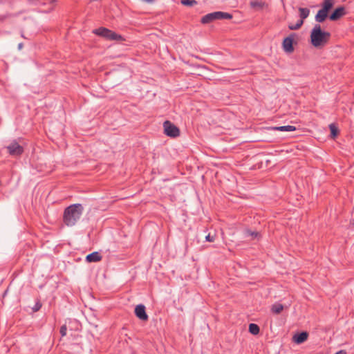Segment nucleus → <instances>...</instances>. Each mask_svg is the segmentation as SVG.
Here are the masks:
<instances>
[{"instance_id": "f257e3e1", "label": "nucleus", "mask_w": 354, "mask_h": 354, "mask_svg": "<svg viewBox=\"0 0 354 354\" xmlns=\"http://www.w3.org/2000/svg\"><path fill=\"white\" fill-rule=\"evenodd\" d=\"M84 211L83 206L80 203L73 204L65 208L63 214V222L68 226H74L80 220Z\"/></svg>"}, {"instance_id": "f03ea898", "label": "nucleus", "mask_w": 354, "mask_h": 354, "mask_svg": "<svg viewBox=\"0 0 354 354\" xmlns=\"http://www.w3.org/2000/svg\"><path fill=\"white\" fill-rule=\"evenodd\" d=\"M330 36L329 32L322 30L320 25L315 24L310 33L311 44L315 47H319L326 44Z\"/></svg>"}, {"instance_id": "7ed1b4c3", "label": "nucleus", "mask_w": 354, "mask_h": 354, "mask_svg": "<svg viewBox=\"0 0 354 354\" xmlns=\"http://www.w3.org/2000/svg\"><path fill=\"white\" fill-rule=\"evenodd\" d=\"M232 19V15L228 12H224L221 11H216L211 13H208L204 15L201 19V22L203 24H209L216 20H221V19Z\"/></svg>"}, {"instance_id": "20e7f679", "label": "nucleus", "mask_w": 354, "mask_h": 354, "mask_svg": "<svg viewBox=\"0 0 354 354\" xmlns=\"http://www.w3.org/2000/svg\"><path fill=\"white\" fill-rule=\"evenodd\" d=\"M93 33L100 36L102 37H104L109 40H115V41H122L123 40L122 37L120 35H118L115 33V32L104 28V27H100L96 29H94L93 31Z\"/></svg>"}, {"instance_id": "39448f33", "label": "nucleus", "mask_w": 354, "mask_h": 354, "mask_svg": "<svg viewBox=\"0 0 354 354\" xmlns=\"http://www.w3.org/2000/svg\"><path fill=\"white\" fill-rule=\"evenodd\" d=\"M164 133L171 138H176L180 135L179 129L172 124L170 121L167 120L163 123Z\"/></svg>"}, {"instance_id": "423d86ee", "label": "nucleus", "mask_w": 354, "mask_h": 354, "mask_svg": "<svg viewBox=\"0 0 354 354\" xmlns=\"http://www.w3.org/2000/svg\"><path fill=\"white\" fill-rule=\"evenodd\" d=\"M8 152L10 156H18L23 153L24 148L16 140H13L6 147Z\"/></svg>"}, {"instance_id": "0eeeda50", "label": "nucleus", "mask_w": 354, "mask_h": 354, "mask_svg": "<svg viewBox=\"0 0 354 354\" xmlns=\"http://www.w3.org/2000/svg\"><path fill=\"white\" fill-rule=\"evenodd\" d=\"M295 35V34L292 33L283 39L282 46L286 53H291L294 51L293 40Z\"/></svg>"}, {"instance_id": "6e6552de", "label": "nucleus", "mask_w": 354, "mask_h": 354, "mask_svg": "<svg viewBox=\"0 0 354 354\" xmlns=\"http://www.w3.org/2000/svg\"><path fill=\"white\" fill-rule=\"evenodd\" d=\"M135 314L138 318L142 321L148 320V315L146 313L145 306L143 304L136 306L135 308Z\"/></svg>"}, {"instance_id": "1a4fd4ad", "label": "nucleus", "mask_w": 354, "mask_h": 354, "mask_svg": "<svg viewBox=\"0 0 354 354\" xmlns=\"http://www.w3.org/2000/svg\"><path fill=\"white\" fill-rule=\"evenodd\" d=\"M346 15L345 8L344 6L337 8L329 16L331 21H337Z\"/></svg>"}, {"instance_id": "9d476101", "label": "nucleus", "mask_w": 354, "mask_h": 354, "mask_svg": "<svg viewBox=\"0 0 354 354\" xmlns=\"http://www.w3.org/2000/svg\"><path fill=\"white\" fill-rule=\"evenodd\" d=\"M308 333L307 332H301L297 333L292 337V340L296 344H300L307 340Z\"/></svg>"}, {"instance_id": "9b49d317", "label": "nucleus", "mask_w": 354, "mask_h": 354, "mask_svg": "<svg viewBox=\"0 0 354 354\" xmlns=\"http://www.w3.org/2000/svg\"><path fill=\"white\" fill-rule=\"evenodd\" d=\"M102 255L98 252H93L86 257L87 262H98L102 260Z\"/></svg>"}, {"instance_id": "f8f14e48", "label": "nucleus", "mask_w": 354, "mask_h": 354, "mask_svg": "<svg viewBox=\"0 0 354 354\" xmlns=\"http://www.w3.org/2000/svg\"><path fill=\"white\" fill-rule=\"evenodd\" d=\"M328 12L326 10L320 9L315 15V21L318 23H322L324 21L326 17H328Z\"/></svg>"}, {"instance_id": "ddd939ff", "label": "nucleus", "mask_w": 354, "mask_h": 354, "mask_svg": "<svg viewBox=\"0 0 354 354\" xmlns=\"http://www.w3.org/2000/svg\"><path fill=\"white\" fill-rule=\"evenodd\" d=\"M265 6H266L265 2L262 1L255 0V1H250V6L257 10H260L263 9Z\"/></svg>"}, {"instance_id": "4468645a", "label": "nucleus", "mask_w": 354, "mask_h": 354, "mask_svg": "<svg viewBox=\"0 0 354 354\" xmlns=\"http://www.w3.org/2000/svg\"><path fill=\"white\" fill-rule=\"evenodd\" d=\"M274 130L279 131H294L296 130V127L292 125L274 127L272 128Z\"/></svg>"}, {"instance_id": "2eb2a0df", "label": "nucleus", "mask_w": 354, "mask_h": 354, "mask_svg": "<svg viewBox=\"0 0 354 354\" xmlns=\"http://www.w3.org/2000/svg\"><path fill=\"white\" fill-rule=\"evenodd\" d=\"M334 3V0H324L322 9L328 12L333 8Z\"/></svg>"}, {"instance_id": "dca6fc26", "label": "nucleus", "mask_w": 354, "mask_h": 354, "mask_svg": "<svg viewBox=\"0 0 354 354\" xmlns=\"http://www.w3.org/2000/svg\"><path fill=\"white\" fill-rule=\"evenodd\" d=\"M299 16L301 18L300 20H302V21L304 22V20L308 17V15L310 14V10L306 8H299Z\"/></svg>"}, {"instance_id": "f3484780", "label": "nucleus", "mask_w": 354, "mask_h": 354, "mask_svg": "<svg viewBox=\"0 0 354 354\" xmlns=\"http://www.w3.org/2000/svg\"><path fill=\"white\" fill-rule=\"evenodd\" d=\"M260 329L257 324H250L249 325V332L252 335H257L259 333Z\"/></svg>"}, {"instance_id": "a211bd4d", "label": "nucleus", "mask_w": 354, "mask_h": 354, "mask_svg": "<svg viewBox=\"0 0 354 354\" xmlns=\"http://www.w3.org/2000/svg\"><path fill=\"white\" fill-rule=\"evenodd\" d=\"M283 309V306L281 304H274L272 305L271 310L274 314H279Z\"/></svg>"}, {"instance_id": "6ab92c4d", "label": "nucleus", "mask_w": 354, "mask_h": 354, "mask_svg": "<svg viewBox=\"0 0 354 354\" xmlns=\"http://www.w3.org/2000/svg\"><path fill=\"white\" fill-rule=\"evenodd\" d=\"M329 129L330 131L331 137L335 138L339 133L337 127L335 126V124H330L329 125Z\"/></svg>"}, {"instance_id": "aec40b11", "label": "nucleus", "mask_w": 354, "mask_h": 354, "mask_svg": "<svg viewBox=\"0 0 354 354\" xmlns=\"http://www.w3.org/2000/svg\"><path fill=\"white\" fill-rule=\"evenodd\" d=\"M303 24L302 20H299L295 24H289L288 28L291 30H298L301 28Z\"/></svg>"}, {"instance_id": "412c9836", "label": "nucleus", "mask_w": 354, "mask_h": 354, "mask_svg": "<svg viewBox=\"0 0 354 354\" xmlns=\"http://www.w3.org/2000/svg\"><path fill=\"white\" fill-rule=\"evenodd\" d=\"M245 236H252V239H256L259 236V233L257 232H252L250 230H245L244 232Z\"/></svg>"}, {"instance_id": "4be33fe9", "label": "nucleus", "mask_w": 354, "mask_h": 354, "mask_svg": "<svg viewBox=\"0 0 354 354\" xmlns=\"http://www.w3.org/2000/svg\"><path fill=\"white\" fill-rule=\"evenodd\" d=\"M181 3L184 6H193L197 4L195 0H181Z\"/></svg>"}, {"instance_id": "5701e85b", "label": "nucleus", "mask_w": 354, "mask_h": 354, "mask_svg": "<svg viewBox=\"0 0 354 354\" xmlns=\"http://www.w3.org/2000/svg\"><path fill=\"white\" fill-rule=\"evenodd\" d=\"M48 1H49L50 7L49 8L48 12H50L54 10L57 0H48Z\"/></svg>"}, {"instance_id": "b1692460", "label": "nucleus", "mask_w": 354, "mask_h": 354, "mask_svg": "<svg viewBox=\"0 0 354 354\" xmlns=\"http://www.w3.org/2000/svg\"><path fill=\"white\" fill-rule=\"evenodd\" d=\"M67 331V327L66 325H63L60 328V334L62 337L65 336L66 335Z\"/></svg>"}, {"instance_id": "393cba45", "label": "nucleus", "mask_w": 354, "mask_h": 354, "mask_svg": "<svg viewBox=\"0 0 354 354\" xmlns=\"http://www.w3.org/2000/svg\"><path fill=\"white\" fill-rule=\"evenodd\" d=\"M205 240L208 242H214L215 241V235L209 234L205 236Z\"/></svg>"}, {"instance_id": "a878e982", "label": "nucleus", "mask_w": 354, "mask_h": 354, "mask_svg": "<svg viewBox=\"0 0 354 354\" xmlns=\"http://www.w3.org/2000/svg\"><path fill=\"white\" fill-rule=\"evenodd\" d=\"M41 307V305L39 303H37L33 309L35 311H37L40 309Z\"/></svg>"}, {"instance_id": "bb28decb", "label": "nucleus", "mask_w": 354, "mask_h": 354, "mask_svg": "<svg viewBox=\"0 0 354 354\" xmlns=\"http://www.w3.org/2000/svg\"><path fill=\"white\" fill-rule=\"evenodd\" d=\"M335 354H347V353L345 350H340L338 352H337Z\"/></svg>"}, {"instance_id": "cd10ccee", "label": "nucleus", "mask_w": 354, "mask_h": 354, "mask_svg": "<svg viewBox=\"0 0 354 354\" xmlns=\"http://www.w3.org/2000/svg\"><path fill=\"white\" fill-rule=\"evenodd\" d=\"M22 48H23V44H22V43L19 44V45H18V48H19V50H21Z\"/></svg>"}, {"instance_id": "c85d7f7f", "label": "nucleus", "mask_w": 354, "mask_h": 354, "mask_svg": "<svg viewBox=\"0 0 354 354\" xmlns=\"http://www.w3.org/2000/svg\"><path fill=\"white\" fill-rule=\"evenodd\" d=\"M142 1L147 2V3H150V2H152L153 0H142Z\"/></svg>"}]
</instances>
